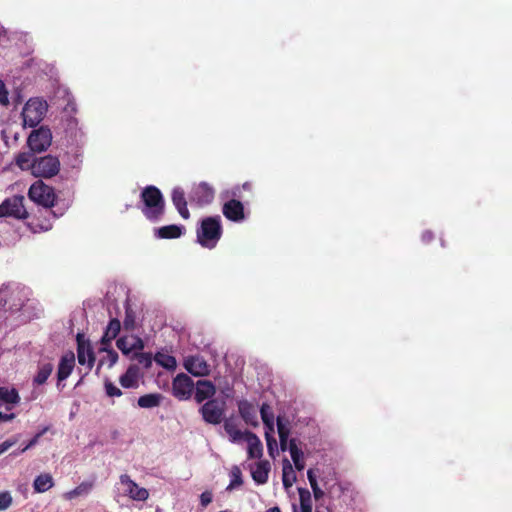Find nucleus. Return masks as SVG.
<instances>
[{"label":"nucleus","mask_w":512,"mask_h":512,"mask_svg":"<svg viewBox=\"0 0 512 512\" xmlns=\"http://www.w3.org/2000/svg\"><path fill=\"white\" fill-rule=\"evenodd\" d=\"M141 202L143 215L152 223L162 220L165 213V200L162 192L153 185L146 186L141 191Z\"/></svg>","instance_id":"1"},{"label":"nucleus","mask_w":512,"mask_h":512,"mask_svg":"<svg viewBox=\"0 0 512 512\" xmlns=\"http://www.w3.org/2000/svg\"><path fill=\"white\" fill-rule=\"evenodd\" d=\"M197 242L204 248L213 249L222 236V225L219 216L203 218L197 228Z\"/></svg>","instance_id":"2"},{"label":"nucleus","mask_w":512,"mask_h":512,"mask_svg":"<svg viewBox=\"0 0 512 512\" xmlns=\"http://www.w3.org/2000/svg\"><path fill=\"white\" fill-rule=\"evenodd\" d=\"M28 197L34 203L44 207L46 212L52 214L54 218L58 215L51 208L55 205L56 194L53 187L45 184L41 179L35 181L28 190Z\"/></svg>","instance_id":"3"},{"label":"nucleus","mask_w":512,"mask_h":512,"mask_svg":"<svg viewBox=\"0 0 512 512\" xmlns=\"http://www.w3.org/2000/svg\"><path fill=\"white\" fill-rule=\"evenodd\" d=\"M47 112V103L38 98L29 99L21 113L24 127L35 128Z\"/></svg>","instance_id":"4"},{"label":"nucleus","mask_w":512,"mask_h":512,"mask_svg":"<svg viewBox=\"0 0 512 512\" xmlns=\"http://www.w3.org/2000/svg\"><path fill=\"white\" fill-rule=\"evenodd\" d=\"M60 171V161L53 155H45L34 159L32 175L37 178H52Z\"/></svg>","instance_id":"5"},{"label":"nucleus","mask_w":512,"mask_h":512,"mask_svg":"<svg viewBox=\"0 0 512 512\" xmlns=\"http://www.w3.org/2000/svg\"><path fill=\"white\" fill-rule=\"evenodd\" d=\"M64 112L68 115L66 119L65 133L70 144H83L84 133L78 128V121L72 114L77 112L76 104L74 100H68L67 105L64 108Z\"/></svg>","instance_id":"6"},{"label":"nucleus","mask_w":512,"mask_h":512,"mask_svg":"<svg viewBox=\"0 0 512 512\" xmlns=\"http://www.w3.org/2000/svg\"><path fill=\"white\" fill-rule=\"evenodd\" d=\"M52 133L46 126H41L34 129L27 138L28 148L35 153H42L46 151L51 145Z\"/></svg>","instance_id":"7"},{"label":"nucleus","mask_w":512,"mask_h":512,"mask_svg":"<svg viewBox=\"0 0 512 512\" xmlns=\"http://www.w3.org/2000/svg\"><path fill=\"white\" fill-rule=\"evenodd\" d=\"M224 404L217 399L206 401L199 409L203 420L212 425L220 424L224 419Z\"/></svg>","instance_id":"8"},{"label":"nucleus","mask_w":512,"mask_h":512,"mask_svg":"<svg viewBox=\"0 0 512 512\" xmlns=\"http://www.w3.org/2000/svg\"><path fill=\"white\" fill-rule=\"evenodd\" d=\"M194 390V382L185 373L178 374L172 381V394L179 400H188Z\"/></svg>","instance_id":"9"},{"label":"nucleus","mask_w":512,"mask_h":512,"mask_svg":"<svg viewBox=\"0 0 512 512\" xmlns=\"http://www.w3.org/2000/svg\"><path fill=\"white\" fill-rule=\"evenodd\" d=\"M75 366V355L72 351H68L60 358L57 369V388L61 391L64 389L65 381L72 373Z\"/></svg>","instance_id":"10"},{"label":"nucleus","mask_w":512,"mask_h":512,"mask_svg":"<svg viewBox=\"0 0 512 512\" xmlns=\"http://www.w3.org/2000/svg\"><path fill=\"white\" fill-rule=\"evenodd\" d=\"M215 196V190L207 182H201L196 186L191 194L190 200L199 206L210 204Z\"/></svg>","instance_id":"11"},{"label":"nucleus","mask_w":512,"mask_h":512,"mask_svg":"<svg viewBox=\"0 0 512 512\" xmlns=\"http://www.w3.org/2000/svg\"><path fill=\"white\" fill-rule=\"evenodd\" d=\"M120 483L125 486L124 492L126 495H128L131 499L135 501H145L148 496L149 492L147 489L143 487H139L128 474H122L120 475Z\"/></svg>","instance_id":"12"},{"label":"nucleus","mask_w":512,"mask_h":512,"mask_svg":"<svg viewBox=\"0 0 512 512\" xmlns=\"http://www.w3.org/2000/svg\"><path fill=\"white\" fill-rule=\"evenodd\" d=\"M18 299L20 302L9 305L8 310H10L11 312L21 311L22 315L27 320L38 318L40 316L42 309L38 307L37 302L29 299H27L26 301H22L20 297H18Z\"/></svg>","instance_id":"13"},{"label":"nucleus","mask_w":512,"mask_h":512,"mask_svg":"<svg viewBox=\"0 0 512 512\" xmlns=\"http://www.w3.org/2000/svg\"><path fill=\"white\" fill-rule=\"evenodd\" d=\"M24 200L25 198L22 195H15L5 199L4 202H9V204H6V209L8 210L7 216L16 219H26L28 212L24 206Z\"/></svg>","instance_id":"14"},{"label":"nucleus","mask_w":512,"mask_h":512,"mask_svg":"<svg viewBox=\"0 0 512 512\" xmlns=\"http://www.w3.org/2000/svg\"><path fill=\"white\" fill-rule=\"evenodd\" d=\"M185 369L194 376H205L209 374V365L199 355L190 356L184 362Z\"/></svg>","instance_id":"15"},{"label":"nucleus","mask_w":512,"mask_h":512,"mask_svg":"<svg viewBox=\"0 0 512 512\" xmlns=\"http://www.w3.org/2000/svg\"><path fill=\"white\" fill-rule=\"evenodd\" d=\"M237 406L241 418L247 425L258 426L257 410L253 403L242 399L237 402Z\"/></svg>","instance_id":"16"},{"label":"nucleus","mask_w":512,"mask_h":512,"mask_svg":"<svg viewBox=\"0 0 512 512\" xmlns=\"http://www.w3.org/2000/svg\"><path fill=\"white\" fill-rule=\"evenodd\" d=\"M195 395L194 398L197 403H202L205 400L212 399L216 393L215 385L209 380H199L194 384Z\"/></svg>","instance_id":"17"},{"label":"nucleus","mask_w":512,"mask_h":512,"mask_svg":"<svg viewBox=\"0 0 512 512\" xmlns=\"http://www.w3.org/2000/svg\"><path fill=\"white\" fill-rule=\"evenodd\" d=\"M222 212L227 219L233 222H240L244 219V206L239 200L232 199L226 202Z\"/></svg>","instance_id":"18"},{"label":"nucleus","mask_w":512,"mask_h":512,"mask_svg":"<svg viewBox=\"0 0 512 512\" xmlns=\"http://www.w3.org/2000/svg\"><path fill=\"white\" fill-rule=\"evenodd\" d=\"M185 233L183 225L171 224L154 229V236L158 239H175Z\"/></svg>","instance_id":"19"},{"label":"nucleus","mask_w":512,"mask_h":512,"mask_svg":"<svg viewBox=\"0 0 512 512\" xmlns=\"http://www.w3.org/2000/svg\"><path fill=\"white\" fill-rule=\"evenodd\" d=\"M171 198L173 205L177 209L180 216L184 219H189L190 213L187 208V201L185 198L184 190L181 187H175L172 190Z\"/></svg>","instance_id":"20"},{"label":"nucleus","mask_w":512,"mask_h":512,"mask_svg":"<svg viewBox=\"0 0 512 512\" xmlns=\"http://www.w3.org/2000/svg\"><path fill=\"white\" fill-rule=\"evenodd\" d=\"M140 368L136 364H131L126 372L120 376V384L123 388H137Z\"/></svg>","instance_id":"21"},{"label":"nucleus","mask_w":512,"mask_h":512,"mask_svg":"<svg viewBox=\"0 0 512 512\" xmlns=\"http://www.w3.org/2000/svg\"><path fill=\"white\" fill-rule=\"evenodd\" d=\"M270 472V463L267 460L259 461L251 470L252 479L258 485L267 483Z\"/></svg>","instance_id":"22"},{"label":"nucleus","mask_w":512,"mask_h":512,"mask_svg":"<svg viewBox=\"0 0 512 512\" xmlns=\"http://www.w3.org/2000/svg\"><path fill=\"white\" fill-rule=\"evenodd\" d=\"M248 443V457L260 458L263 454V446L260 439L253 432L246 431V437L243 439Z\"/></svg>","instance_id":"23"},{"label":"nucleus","mask_w":512,"mask_h":512,"mask_svg":"<svg viewBox=\"0 0 512 512\" xmlns=\"http://www.w3.org/2000/svg\"><path fill=\"white\" fill-rule=\"evenodd\" d=\"M77 359L80 365H88V368L91 369L95 362V356L93 349L90 344L82 345L79 344L77 347Z\"/></svg>","instance_id":"24"},{"label":"nucleus","mask_w":512,"mask_h":512,"mask_svg":"<svg viewBox=\"0 0 512 512\" xmlns=\"http://www.w3.org/2000/svg\"><path fill=\"white\" fill-rule=\"evenodd\" d=\"M121 329L120 321L117 318H113L109 321L104 334L101 338L102 345H110L112 340H114L119 334Z\"/></svg>","instance_id":"25"},{"label":"nucleus","mask_w":512,"mask_h":512,"mask_svg":"<svg viewBox=\"0 0 512 512\" xmlns=\"http://www.w3.org/2000/svg\"><path fill=\"white\" fill-rule=\"evenodd\" d=\"M289 452H290L292 461H293V463L295 465V468L298 471H302L304 469V467H305L304 453H303V451L300 448H298L297 439L296 438H291L290 439V441H289Z\"/></svg>","instance_id":"26"},{"label":"nucleus","mask_w":512,"mask_h":512,"mask_svg":"<svg viewBox=\"0 0 512 512\" xmlns=\"http://www.w3.org/2000/svg\"><path fill=\"white\" fill-rule=\"evenodd\" d=\"M224 430L229 435L232 442H240L246 437V431H241L237 428L232 417L224 420Z\"/></svg>","instance_id":"27"},{"label":"nucleus","mask_w":512,"mask_h":512,"mask_svg":"<svg viewBox=\"0 0 512 512\" xmlns=\"http://www.w3.org/2000/svg\"><path fill=\"white\" fill-rule=\"evenodd\" d=\"M102 352H106V355L99 360L96 372L98 373L100 368L107 364L108 368H112L118 361V353L110 347V345H102L100 349Z\"/></svg>","instance_id":"28"},{"label":"nucleus","mask_w":512,"mask_h":512,"mask_svg":"<svg viewBox=\"0 0 512 512\" xmlns=\"http://www.w3.org/2000/svg\"><path fill=\"white\" fill-rule=\"evenodd\" d=\"M35 152L29 151L20 152L15 156V164L23 171L30 170L32 172V165L34 164Z\"/></svg>","instance_id":"29"},{"label":"nucleus","mask_w":512,"mask_h":512,"mask_svg":"<svg viewBox=\"0 0 512 512\" xmlns=\"http://www.w3.org/2000/svg\"><path fill=\"white\" fill-rule=\"evenodd\" d=\"M163 400V395L160 393H149L140 396L137 400V404L141 408L151 409L158 407Z\"/></svg>","instance_id":"30"},{"label":"nucleus","mask_w":512,"mask_h":512,"mask_svg":"<svg viewBox=\"0 0 512 512\" xmlns=\"http://www.w3.org/2000/svg\"><path fill=\"white\" fill-rule=\"evenodd\" d=\"M54 366L51 362H42L38 365L37 374L33 378L34 385H43L51 375Z\"/></svg>","instance_id":"31"},{"label":"nucleus","mask_w":512,"mask_h":512,"mask_svg":"<svg viewBox=\"0 0 512 512\" xmlns=\"http://www.w3.org/2000/svg\"><path fill=\"white\" fill-rule=\"evenodd\" d=\"M277 430L279 435L280 449L282 451L289 450V434L288 423H285L281 417L277 418Z\"/></svg>","instance_id":"32"},{"label":"nucleus","mask_w":512,"mask_h":512,"mask_svg":"<svg viewBox=\"0 0 512 512\" xmlns=\"http://www.w3.org/2000/svg\"><path fill=\"white\" fill-rule=\"evenodd\" d=\"M20 396L16 388L0 387V406L2 404H18Z\"/></svg>","instance_id":"33"},{"label":"nucleus","mask_w":512,"mask_h":512,"mask_svg":"<svg viewBox=\"0 0 512 512\" xmlns=\"http://www.w3.org/2000/svg\"><path fill=\"white\" fill-rule=\"evenodd\" d=\"M53 478L50 474L44 473L38 475L33 481L34 491L37 493H44L53 486Z\"/></svg>","instance_id":"34"},{"label":"nucleus","mask_w":512,"mask_h":512,"mask_svg":"<svg viewBox=\"0 0 512 512\" xmlns=\"http://www.w3.org/2000/svg\"><path fill=\"white\" fill-rule=\"evenodd\" d=\"M282 472L283 486L285 488L291 487L293 483L296 481V474L293 470L290 461L287 458L283 460Z\"/></svg>","instance_id":"35"},{"label":"nucleus","mask_w":512,"mask_h":512,"mask_svg":"<svg viewBox=\"0 0 512 512\" xmlns=\"http://www.w3.org/2000/svg\"><path fill=\"white\" fill-rule=\"evenodd\" d=\"M154 361L161 367L167 369V370H175L177 367V362L174 356L163 353V352H157L154 356Z\"/></svg>","instance_id":"36"},{"label":"nucleus","mask_w":512,"mask_h":512,"mask_svg":"<svg viewBox=\"0 0 512 512\" xmlns=\"http://www.w3.org/2000/svg\"><path fill=\"white\" fill-rule=\"evenodd\" d=\"M260 415L266 430L274 432V414L267 403L261 405Z\"/></svg>","instance_id":"37"},{"label":"nucleus","mask_w":512,"mask_h":512,"mask_svg":"<svg viewBox=\"0 0 512 512\" xmlns=\"http://www.w3.org/2000/svg\"><path fill=\"white\" fill-rule=\"evenodd\" d=\"M301 512H312L311 494L306 488H298Z\"/></svg>","instance_id":"38"},{"label":"nucleus","mask_w":512,"mask_h":512,"mask_svg":"<svg viewBox=\"0 0 512 512\" xmlns=\"http://www.w3.org/2000/svg\"><path fill=\"white\" fill-rule=\"evenodd\" d=\"M242 484V472L238 466H233L230 471V483L227 486L226 490L231 491L234 488L241 486Z\"/></svg>","instance_id":"39"},{"label":"nucleus","mask_w":512,"mask_h":512,"mask_svg":"<svg viewBox=\"0 0 512 512\" xmlns=\"http://www.w3.org/2000/svg\"><path fill=\"white\" fill-rule=\"evenodd\" d=\"M307 478L313 491L315 500H319L324 496V491L319 487L317 477L313 469L307 471Z\"/></svg>","instance_id":"40"},{"label":"nucleus","mask_w":512,"mask_h":512,"mask_svg":"<svg viewBox=\"0 0 512 512\" xmlns=\"http://www.w3.org/2000/svg\"><path fill=\"white\" fill-rule=\"evenodd\" d=\"M131 358L136 360L138 364L142 365L145 369H149L154 360L151 353L144 352H134Z\"/></svg>","instance_id":"41"},{"label":"nucleus","mask_w":512,"mask_h":512,"mask_svg":"<svg viewBox=\"0 0 512 512\" xmlns=\"http://www.w3.org/2000/svg\"><path fill=\"white\" fill-rule=\"evenodd\" d=\"M116 346L124 355H129L132 352L131 341L126 336L118 338Z\"/></svg>","instance_id":"42"},{"label":"nucleus","mask_w":512,"mask_h":512,"mask_svg":"<svg viewBox=\"0 0 512 512\" xmlns=\"http://www.w3.org/2000/svg\"><path fill=\"white\" fill-rule=\"evenodd\" d=\"M70 145H71V152L73 154V161L71 162V166L73 168H76L82 162V160H81L82 153L80 150V147L82 144H70Z\"/></svg>","instance_id":"43"},{"label":"nucleus","mask_w":512,"mask_h":512,"mask_svg":"<svg viewBox=\"0 0 512 512\" xmlns=\"http://www.w3.org/2000/svg\"><path fill=\"white\" fill-rule=\"evenodd\" d=\"M12 496L9 491H3L0 493V511L7 510L12 504Z\"/></svg>","instance_id":"44"},{"label":"nucleus","mask_w":512,"mask_h":512,"mask_svg":"<svg viewBox=\"0 0 512 512\" xmlns=\"http://www.w3.org/2000/svg\"><path fill=\"white\" fill-rule=\"evenodd\" d=\"M105 392L109 397H119L122 391L109 380L105 381Z\"/></svg>","instance_id":"45"},{"label":"nucleus","mask_w":512,"mask_h":512,"mask_svg":"<svg viewBox=\"0 0 512 512\" xmlns=\"http://www.w3.org/2000/svg\"><path fill=\"white\" fill-rule=\"evenodd\" d=\"M92 488V484L90 483H82L77 486L74 490H72L69 495L70 497L80 496L82 494L88 493Z\"/></svg>","instance_id":"46"},{"label":"nucleus","mask_w":512,"mask_h":512,"mask_svg":"<svg viewBox=\"0 0 512 512\" xmlns=\"http://www.w3.org/2000/svg\"><path fill=\"white\" fill-rule=\"evenodd\" d=\"M273 433L274 432H270L269 430L265 431V437H266V441H267V449L271 456H273L274 449L277 448V442H276V439L272 435Z\"/></svg>","instance_id":"47"},{"label":"nucleus","mask_w":512,"mask_h":512,"mask_svg":"<svg viewBox=\"0 0 512 512\" xmlns=\"http://www.w3.org/2000/svg\"><path fill=\"white\" fill-rule=\"evenodd\" d=\"M8 90L3 81L0 80V104L7 107L10 104Z\"/></svg>","instance_id":"48"},{"label":"nucleus","mask_w":512,"mask_h":512,"mask_svg":"<svg viewBox=\"0 0 512 512\" xmlns=\"http://www.w3.org/2000/svg\"><path fill=\"white\" fill-rule=\"evenodd\" d=\"M135 325V318L129 309H126V317L124 319V328L126 330H133Z\"/></svg>","instance_id":"49"},{"label":"nucleus","mask_w":512,"mask_h":512,"mask_svg":"<svg viewBox=\"0 0 512 512\" xmlns=\"http://www.w3.org/2000/svg\"><path fill=\"white\" fill-rule=\"evenodd\" d=\"M131 348L132 351H140L144 349V341L138 336L131 337Z\"/></svg>","instance_id":"50"},{"label":"nucleus","mask_w":512,"mask_h":512,"mask_svg":"<svg viewBox=\"0 0 512 512\" xmlns=\"http://www.w3.org/2000/svg\"><path fill=\"white\" fill-rule=\"evenodd\" d=\"M213 499V495L210 491H204L200 495V503L202 507H207Z\"/></svg>","instance_id":"51"},{"label":"nucleus","mask_w":512,"mask_h":512,"mask_svg":"<svg viewBox=\"0 0 512 512\" xmlns=\"http://www.w3.org/2000/svg\"><path fill=\"white\" fill-rule=\"evenodd\" d=\"M17 443L16 438H10L0 444V455Z\"/></svg>","instance_id":"52"},{"label":"nucleus","mask_w":512,"mask_h":512,"mask_svg":"<svg viewBox=\"0 0 512 512\" xmlns=\"http://www.w3.org/2000/svg\"><path fill=\"white\" fill-rule=\"evenodd\" d=\"M39 435H34V437L21 449V452H25L28 449L32 448L39 442Z\"/></svg>","instance_id":"53"},{"label":"nucleus","mask_w":512,"mask_h":512,"mask_svg":"<svg viewBox=\"0 0 512 512\" xmlns=\"http://www.w3.org/2000/svg\"><path fill=\"white\" fill-rule=\"evenodd\" d=\"M421 238H422V241H423L424 243H429L430 241H432V240H433V238H434V234H433V232H432V231H430V230H426V231H424V232L422 233V237H421Z\"/></svg>","instance_id":"54"},{"label":"nucleus","mask_w":512,"mask_h":512,"mask_svg":"<svg viewBox=\"0 0 512 512\" xmlns=\"http://www.w3.org/2000/svg\"><path fill=\"white\" fill-rule=\"evenodd\" d=\"M15 418L14 413L6 414L0 411V423L1 422H8Z\"/></svg>","instance_id":"55"},{"label":"nucleus","mask_w":512,"mask_h":512,"mask_svg":"<svg viewBox=\"0 0 512 512\" xmlns=\"http://www.w3.org/2000/svg\"><path fill=\"white\" fill-rule=\"evenodd\" d=\"M76 340H77V346L79 344H82V345H88L90 344V342L88 340H85L84 339V335L81 334V333H78L77 336H76Z\"/></svg>","instance_id":"56"},{"label":"nucleus","mask_w":512,"mask_h":512,"mask_svg":"<svg viewBox=\"0 0 512 512\" xmlns=\"http://www.w3.org/2000/svg\"><path fill=\"white\" fill-rule=\"evenodd\" d=\"M6 204H9V202H2L0 204V217H6L8 210L6 209Z\"/></svg>","instance_id":"57"},{"label":"nucleus","mask_w":512,"mask_h":512,"mask_svg":"<svg viewBox=\"0 0 512 512\" xmlns=\"http://www.w3.org/2000/svg\"><path fill=\"white\" fill-rule=\"evenodd\" d=\"M49 429L50 426H45L38 433H36V435H39V438H41Z\"/></svg>","instance_id":"58"},{"label":"nucleus","mask_w":512,"mask_h":512,"mask_svg":"<svg viewBox=\"0 0 512 512\" xmlns=\"http://www.w3.org/2000/svg\"><path fill=\"white\" fill-rule=\"evenodd\" d=\"M266 512H281L280 508L275 506L266 510Z\"/></svg>","instance_id":"59"},{"label":"nucleus","mask_w":512,"mask_h":512,"mask_svg":"<svg viewBox=\"0 0 512 512\" xmlns=\"http://www.w3.org/2000/svg\"><path fill=\"white\" fill-rule=\"evenodd\" d=\"M20 453H22V452H21V449H20V450L15 451V452H13V455H14V456H17V455H19Z\"/></svg>","instance_id":"60"},{"label":"nucleus","mask_w":512,"mask_h":512,"mask_svg":"<svg viewBox=\"0 0 512 512\" xmlns=\"http://www.w3.org/2000/svg\"><path fill=\"white\" fill-rule=\"evenodd\" d=\"M324 486H325V488H326L327 490H329V491H330V489H331V488H330V487H328V483H327V482H325V483H324Z\"/></svg>","instance_id":"61"},{"label":"nucleus","mask_w":512,"mask_h":512,"mask_svg":"<svg viewBox=\"0 0 512 512\" xmlns=\"http://www.w3.org/2000/svg\"><path fill=\"white\" fill-rule=\"evenodd\" d=\"M243 188H244V189H248V188H249V184H248V183H245V184L243 185Z\"/></svg>","instance_id":"62"},{"label":"nucleus","mask_w":512,"mask_h":512,"mask_svg":"<svg viewBox=\"0 0 512 512\" xmlns=\"http://www.w3.org/2000/svg\"><path fill=\"white\" fill-rule=\"evenodd\" d=\"M20 294H22V291H17V296H19Z\"/></svg>","instance_id":"63"},{"label":"nucleus","mask_w":512,"mask_h":512,"mask_svg":"<svg viewBox=\"0 0 512 512\" xmlns=\"http://www.w3.org/2000/svg\"><path fill=\"white\" fill-rule=\"evenodd\" d=\"M293 509H294V512H297V510H296V506H295V505H293Z\"/></svg>","instance_id":"64"}]
</instances>
